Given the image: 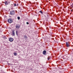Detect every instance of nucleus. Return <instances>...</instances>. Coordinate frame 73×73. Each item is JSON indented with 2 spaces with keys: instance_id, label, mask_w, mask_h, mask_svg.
Listing matches in <instances>:
<instances>
[{
  "instance_id": "11",
  "label": "nucleus",
  "mask_w": 73,
  "mask_h": 73,
  "mask_svg": "<svg viewBox=\"0 0 73 73\" xmlns=\"http://www.w3.org/2000/svg\"><path fill=\"white\" fill-rule=\"evenodd\" d=\"M24 38H28V37H27V36H24Z\"/></svg>"
},
{
  "instance_id": "2",
  "label": "nucleus",
  "mask_w": 73,
  "mask_h": 73,
  "mask_svg": "<svg viewBox=\"0 0 73 73\" xmlns=\"http://www.w3.org/2000/svg\"><path fill=\"white\" fill-rule=\"evenodd\" d=\"M15 13V11H11L10 12V14L11 15H14Z\"/></svg>"
},
{
  "instance_id": "16",
  "label": "nucleus",
  "mask_w": 73,
  "mask_h": 73,
  "mask_svg": "<svg viewBox=\"0 0 73 73\" xmlns=\"http://www.w3.org/2000/svg\"><path fill=\"white\" fill-rule=\"evenodd\" d=\"M4 38H5V39H7V37H6V36H5L4 37Z\"/></svg>"
},
{
  "instance_id": "14",
  "label": "nucleus",
  "mask_w": 73,
  "mask_h": 73,
  "mask_svg": "<svg viewBox=\"0 0 73 73\" xmlns=\"http://www.w3.org/2000/svg\"><path fill=\"white\" fill-rule=\"evenodd\" d=\"M17 19H18V20H20V17H18Z\"/></svg>"
},
{
  "instance_id": "19",
  "label": "nucleus",
  "mask_w": 73,
  "mask_h": 73,
  "mask_svg": "<svg viewBox=\"0 0 73 73\" xmlns=\"http://www.w3.org/2000/svg\"><path fill=\"white\" fill-rule=\"evenodd\" d=\"M71 11H72V10H71Z\"/></svg>"
},
{
  "instance_id": "5",
  "label": "nucleus",
  "mask_w": 73,
  "mask_h": 73,
  "mask_svg": "<svg viewBox=\"0 0 73 73\" xmlns=\"http://www.w3.org/2000/svg\"><path fill=\"white\" fill-rule=\"evenodd\" d=\"M16 27L17 29H19V28H20V27L19 25H17L16 26Z\"/></svg>"
},
{
  "instance_id": "9",
  "label": "nucleus",
  "mask_w": 73,
  "mask_h": 73,
  "mask_svg": "<svg viewBox=\"0 0 73 73\" xmlns=\"http://www.w3.org/2000/svg\"><path fill=\"white\" fill-rule=\"evenodd\" d=\"M16 34L17 36L18 35V31H16Z\"/></svg>"
},
{
  "instance_id": "8",
  "label": "nucleus",
  "mask_w": 73,
  "mask_h": 73,
  "mask_svg": "<svg viewBox=\"0 0 73 73\" xmlns=\"http://www.w3.org/2000/svg\"><path fill=\"white\" fill-rule=\"evenodd\" d=\"M12 35L14 36H15V32H14V31H12Z\"/></svg>"
},
{
  "instance_id": "6",
  "label": "nucleus",
  "mask_w": 73,
  "mask_h": 73,
  "mask_svg": "<svg viewBox=\"0 0 73 73\" xmlns=\"http://www.w3.org/2000/svg\"><path fill=\"white\" fill-rule=\"evenodd\" d=\"M46 50H44V51H43V54H46Z\"/></svg>"
},
{
  "instance_id": "18",
  "label": "nucleus",
  "mask_w": 73,
  "mask_h": 73,
  "mask_svg": "<svg viewBox=\"0 0 73 73\" xmlns=\"http://www.w3.org/2000/svg\"><path fill=\"white\" fill-rule=\"evenodd\" d=\"M27 24H29V23L28 22H27Z\"/></svg>"
},
{
  "instance_id": "4",
  "label": "nucleus",
  "mask_w": 73,
  "mask_h": 73,
  "mask_svg": "<svg viewBox=\"0 0 73 73\" xmlns=\"http://www.w3.org/2000/svg\"><path fill=\"white\" fill-rule=\"evenodd\" d=\"M9 41H10V42H12V41H13V39L12 38H11L9 39Z\"/></svg>"
},
{
  "instance_id": "1",
  "label": "nucleus",
  "mask_w": 73,
  "mask_h": 73,
  "mask_svg": "<svg viewBox=\"0 0 73 73\" xmlns=\"http://www.w3.org/2000/svg\"><path fill=\"white\" fill-rule=\"evenodd\" d=\"M13 21V20L11 18H10L8 20V22L9 23H12Z\"/></svg>"
},
{
  "instance_id": "7",
  "label": "nucleus",
  "mask_w": 73,
  "mask_h": 73,
  "mask_svg": "<svg viewBox=\"0 0 73 73\" xmlns=\"http://www.w3.org/2000/svg\"><path fill=\"white\" fill-rule=\"evenodd\" d=\"M5 5H8V1H5Z\"/></svg>"
},
{
  "instance_id": "13",
  "label": "nucleus",
  "mask_w": 73,
  "mask_h": 73,
  "mask_svg": "<svg viewBox=\"0 0 73 73\" xmlns=\"http://www.w3.org/2000/svg\"><path fill=\"white\" fill-rule=\"evenodd\" d=\"M39 12L41 13V14H42V12L41 11H40Z\"/></svg>"
},
{
  "instance_id": "17",
  "label": "nucleus",
  "mask_w": 73,
  "mask_h": 73,
  "mask_svg": "<svg viewBox=\"0 0 73 73\" xmlns=\"http://www.w3.org/2000/svg\"><path fill=\"white\" fill-rule=\"evenodd\" d=\"M18 5H19V4H17V5H16V6H17V7L18 6Z\"/></svg>"
},
{
  "instance_id": "10",
  "label": "nucleus",
  "mask_w": 73,
  "mask_h": 73,
  "mask_svg": "<svg viewBox=\"0 0 73 73\" xmlns=\"http://www.w3.org/2000/svg\"><path fill=\"white\" fill-rule=\"evenodd\" d=\"M14 54L15 55V56H16L17 54L16 53V52H15L14 53Z\"/></svg>"
},
{
  "instance_id": "3",
  "label": "nucleus",
  "mask_w": 73,
  "mask_h": 73,
  "mask_svg": "<svg viewBox=\"0 0 73 73\" xmlns=\"http://www.w3.org/2000/svg\"><path fill=\"white\" fill-rule=\"evenodd\" d=\"M66 45L67 47H69V46H70V44H69V42H66Z\"/></svg>"
},
{
  "instance_id": "12",
  "label": "nucleus",
  "mask_w": 73,
  "mask_h": 73,
  "mask_svg": "<svg viewBox=\"0 0 73 73\" xmlns=\"http://www.w3.org/2000/svg\"><path fill=\"white\" fill-rule=\"evenodd\" d=\"M50 59V57H48V60H49Z\"/></svg>"
},
{
  "instance_id": "15",
  "label": "nucleus",
  "mask_w": 73,
  "mask_h": 73,
  "mask_svg": "<svg viewBox=\"0 0 73 73\" xmlns=\"http://www.w3.org/2000/svg\"><path fill=\"white\" fill-rule=\"evenodd\" d=\"M14 6V7H16V3H15Z\"/></svg>"
}]
</instances>
